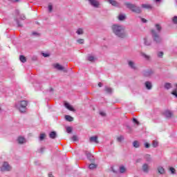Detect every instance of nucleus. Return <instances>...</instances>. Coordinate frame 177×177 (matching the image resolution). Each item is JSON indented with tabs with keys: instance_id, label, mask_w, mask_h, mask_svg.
<instances>
[{
	"instance_id": "1",
	"label": "nucleus",
	"mask_w": 177,
	"mask_h": 177,
	"mask_svg": "<svg viewBox=\"0 0 177 177\" xmlns=\"http://www.w3.org/2000/svg\"><path fill=\"white\" fill-rule=\"evenodd\" d=\"M112 30L113 34H115L116 37H118V38H126V37L128 35L127 32H125V28L121 25H113Z\"/></svg>"
},
{
	"instance_id": "2",
	"label": "nucleus",
	"mask_w": 177,
	"mask_h": 177,
	"mask_svg": "<svg viewBox=\"0 0 177 177\" xmlns=\"http://www.w3.org/2000/svg\"><path fill=\"white\" fill-rule=\"evenodd\" d=\"M156 28L157 30H151L152 38L156 44H161V42H162V39L160 37V32H161L162 28L160 24H156Z\"/></svg>"
},
{
	"instance_id": "3",
	"label": "nucleus",
	"mask_w": 177,
	"mask_h": 177,
	"mask_svg": "<svg viewBox=\"0 0 177 177\" xmlns=\"http://www.w3.org/2000/svg\"><path fill=\"white\" fill-rule=\"evenodd\" d=\"M28 104V102L26 100L19 101L16 104L15 107L21 112L26 113L27 111V106Z\"/></svg>"
},
{
	"instance_id": "4",
	"label": "nucleus",
	"mask_w": 177,
	"mask_h": 177,
	"mask_svg": "<svg viewBox=\"0 0 177 177\" xmlns=\"http://www.w3.org/2000/svg\"><path fill=\"white\" fill-rule=\"evenodd\" d=\"M125 6L128 9H130L131 12H133L134 13H141L142 12V8L136 4H133L131 3H125Z\"/></svg>"
},
{
	"instance_id": "5",
	"label": "nucleus",
	"mask_w": 177,
	"mask_h": 177,
	"mask_svg": "<svg viewBox=\"0 0 177 177\" xmlns=\"http://www.w3.org/2000/svg\"><path fill=\"white\" fill-rule=\"evenodd\" d=\"M15 15H17V17L16 18L15 21L18 27H23V25H21V24L20 23V21L19 20V18L20 19V20H26V16H24V15L23 14L20 15V12L19 11V10H15Z\"/></svg>"
},
{
	"instance_id": "6",
	"label": "nucleus",
	"mask_w": 177,
	"mask_h": 177,
	"mask_svg": "<svg viewBox=\"0 0 177 177\" xmlns=\"http://www.w3.org/2000/svg\"><path fill=\"white\" fill-rule=\"evenodd\" d=\"M10 169H12V167H10L8 162H4L1 167V171L3 172L10 171Z\"/></svg>"
},
{
	"instance_id": "7",
	"label": "nucleus",
	"mask_w": 177,
	"mask_h": 177,
	"mask_svg": "<svg viewBox=\"0 0 177 177\" xmlns=\"http://www.w3.org/2000/svg\"><path fill=\"white\" fill-rule=\"evenodd\" d=\"M142 74H143L144 77H151V75H153V74H154V70L148 69L147 71H144L142 72Z\"/></svg>"
},
{
	"instance_id": "8",
	"label": "nucleus",
	"mask_w": 177,
	"mask_h": 177,
	"mask_svg": "<svg viewBox=\"0 0 177 177\" xmlns=\"http://www.w3.org/2000/svg\"><path fill=\"white\" fill-rule=\"evenodd\" d=\"M128 66L131 70H138V66H136V64L133 61L129 60L127 61Z\"/></svg>"
},
{
	"instance_id": "9",
	"label": "nucleus",
	"mask_w": 177,
	"mask_h": 177,
	"mask_svg": "<svg viewBox=\"0 0 177 177\" xmlns=\"http://www.w3.org/2000/svg\"><path fill=\"white\" fill-rule=\"evenodd\" d=\"M54 67L59 71H63L64 73H67V70L63 66H62L59 64H55L54 65Z\"/></svg>"
},
{
	"instance_id": "10",
	"label": "nucleus",
	"mask_w": 177,
	"mask_h": 177,
	"mask_svg": "<svg viewBox=\"0 0 177 177\" xmlns=\"http://www.w3.org/2000/svg\"><path fill=\"white\" fill-rule=\"evenodd\" d=\"M88 2L93 8H99L100 3L97 0H88Z\"/></svg>"
},
{
	"instance_id": "11",
	"label": "nucleus",
	"mask_w": 177,
	"mask_h": 177,
	"mask_svg": "<svg viewBox=\"0 0 177 177\" xmlns=\"http://www.w3.org/2000/svg\"><path fill=\"white\" fill-rule=\"evenodd\" d=\"M142 169L145 174H149V171H150V167L147 163H145L142 165Z\"/></svg>"
},
{
	"instance_id": "12",
	"label": "nucleus",
	"mask_w": 177,
	"mask_h": 177,
	"mask_svg": "<svg viewBox=\"0 0 177 177\" xmlns=\"http://www.w3.org/2000/svg\"><path fill=\"white\" fill-rule=\"evenodd\" d=\"M145 86L146 89H147L148 91H150L153 88V84H151V82L147 81V82H145Z\"/></svg>"
},
{
	"instance_id": "13",
	"label": "nucleus",
	"mask_w": 177,
	"mask_h": 177,
	"mask_svg": "<svg viewBox=\"0 0 177 177\" xmlns=\"http://www.w3.org/2000/svg\"><path fill=\"white\" fill-rule=\"evenodd\" d=\"M89 142L90 143H99V140H97V136H93V137H91L89 138Z\"/></svg>"
},
{
	"instance_id": "14",
	"label": "nucleus",
	"mask_w": 177,
	"mask_h": 177,
	"mask_svg": "<svg viewBox=\"0 0 177 177\" xmlns=\"http://www.w3.org/2000/svg\"><path fill=\"white\" fill-rule=\"evenodd\" d=\"M157 171L160 175H164V174H165V169H164L162 166H158L157 167Z\"/></svg>"
},
{
	"instance_id": "15",
	"label": "nucleus",
	"mask_w": 177,
	"mask_h": 177,
	"mask_svg": "<svg viewBox=\"0 0 177 177\" xmlns=\"http://www.w3.org/2000/svg\"><path fill=\"white\" fill-rule=\"evenodd\" d=\"M17 142L19 145H23L24 143H26V138L23 136H19L17 138Z\"/></svg>"
},
{
	"instance_id": "16",
	"label": "nucleus",
	"mask_w": 177,
	"mask_h": 177,
	"mask_svg": "<svg viewBox=\"0 0 177 177\" xmlns=\"http://www.w3.org/2000/svg\"><path fill=\"white\" fill-rule=\"evenodd\" d=\"M107 1L111 3V5H112V6H116V8H118V6H120V3H118V2H117L115 0H107Z\"/></svg>"
},
{
	"instance_id": "17",
	"label": "nucleus",
	"mask_w": 177,
	"mask_h": 177,
	"mask_svg": "<svg viewBox=\"0 0 177 177\" xmlns=\"http://www.w3.org/2000/svg\"><path fill=\"white\" fill-rule=\"evenodd\" d=\"M64 106L68 109V110H70V111H74V108L73 106H71L68 102H65L64 103Z\"/></svg>"
},
{
	"instance_id": "18",
	"label": "nucleus",
	"mask_w": 177,
	"mask_h": 177,
	"mask_svg": "<svg viewBox=\"0 0 177 177\" xmlns=\"http://www.w3.org/2000/svg\"><path fill=\"white\" fill-rule=\"evenodd\" d=\"M144 42L145 45H146L147 46H150V45H151V40H150L147 37L144 38Z\"/></svg>"
},
{
	"instance_id": "19",
	"label": "nucleus",
	"mask_w": 177,
	"mask_h": 177,
	"mask_svg": "<svg viewBox=\"0 0 177 177\" xmlns=\"http://www.w3.org/2000/svg\"><path fill=\"white\" fill-rule=\"evenodd\" d=\"M164 115L166 118H171L172 117V112L171 111H165Z\"/></svg>"
},
{
	"instance_id": "20",
	"label": "nucleus",
	"mask_w": 177,
	"mask_h": 177,
	"mask_svg": "<svg viewBox=\"0 0 177 177\" xmlns=\"http://www.w3.org/2000/svg\"><path fill=\"white\" fill-rule=\"evenodd\" d=\"M141 6L143 9H147L148 10H150L153 8L150 4H142Z\"/></svg>"
},
{
	"instance_id": "21",
	"label": "nucleus",
	"mask_w": 177,
	"mask_h": 177,
	"mask_svg": "<svg viewBox=\"0 0 177 177\" xmlns=\"http://www.w3.org/2000/svg\"><path fill=\"white\" fill-rule=\"evenodd\" d=\"M65 120L66 121H68L69 122H71L74 121V118L71 117V115H65Z\"/></svg>"
},
{
	"instance_id": "22",
	"label": "nucleus",
	"mask_w": 177,
	"mask_h": 177,
	"mask_svg": "<svg viewBox=\"0 0 177 177\" xmlns=\"http://www.w3.org/2000/svg\"><path fill=\"white\" fill-rule=\"evenodd\" d=\"M49 136L50 139H55L56 136H57V134L56 133V131H51L49 134Z\"/></svg>"
},
{
	"instance_id": "23",
	"label": "nucleus",
	"mask_w": 177,
	"mask_h": 177,
	"mask_svg": "<svg viewBox=\"0 0 177 177\" xmlns=\"http://www.w3.org/2000/svg\"><path fill=\"white\" fill-rule=\"evenodd\" d=\"M133 147H135L136 149H138L139 147H140V144L139 143V141L138 140H135L133 142Z\"/></svg>"
},
{
	"instance_id": "24",
	"label": "nucleus",
	"mask_w": 177,
	"mask_h": 177,
	"mask_svg": "<svg viewBox=\"0 0 177 177\" xmlns=\"http://www.w3.org/2000/svg\"><path fill=\"white\" fill-rule=\"evenodd\" d=\"M76 34H77V35H82V34H84V29L82 28H77Z\"/></svg>"
},
{
	"instance_id": "25",
	"label": "nucleus",
	"mask_w": 177,
	"mask_h": 177,
	"mask_svg": "<svg viewBox=\"0 0 177 177\" xmlns=\"http://www.w3.org/2000/svg\"><path fill=\"white\" fill-rule=\"evenodd\" d=\"M141 56L142 57H145V60H150V55H147V54L145 53H141Z\"/></svg>"
},
{
	"instance_id": "26",
	"label": "nucleus",
	"mask_w": 177,
	"mask_h": 177,
	"mask_svg": "<svg viewBox=\"0 0 177 177\" xmlns=\"http://www.w3.org/2000/svg\"><path fill=\"white\" fill-rule=\"evenodd\" d=\"M19 59L22 63H26L27 62V59L24 55H20Z\"/></svg>"
},
{
	"instance_id": "27",
	"label": "nucleus",
	"mask_w": 177,
	"mask_h": 177,
	"mask_svg": "<svg viewBox=\"0 0 177 177\" xmlns=\"http://www.w3.org/2000/svg\"><path fill=\"white\" fill-rule=\"evenodd\" d=\"M145 158L147 162H151V156L150 155H145Z\"/></svg>"
},
{
	"instance_id": "28",
	"label": "nucleus",
	"mask_w": 177,
	"mask_h": 177,
	"mask_svg": "<svg viewBox=\"0 0 177 177\" xmlns=\"http://www.w3.org/2000/svg\"><path fill=\"white\" fill-rule=\"evenodd\" d=\"M172 88V84L171 83H165V89H171Z\"/></svg>"
},
{
	"instance_id": "29",
	"label": "nucleus",
	"mask_w": 177,
	"mask_h": 177,
	"mask_svg": "<svg viewBox=\"0 0 177 177\" xmlns=\"http://www.w3.org/2000/svg\"><path fill=\"white\" fill-rule=\"evenodd\" d=\"M118 19H119L120 21H122L125 20V15H122V14L119 15V16H118Z\"/></svg>"
},
{
	"instance_id": "30",
	"label": "nucleus",
	"mask_w": 177,
	"mask_h": 177,
	"mask_svg": "<svg viewBox=\"0 0 177 177\" xmlns=\"http://www.w3.org/2000/svg\"><path fill=\"white\" fill-rule=\"evenodd\" d=\"M105 92H106V93H111V92H113V89L110 87H105Z\"/></svg>"
},
{
	"instance_id": "31",
	"label": "nucleus",
	"mask_w": 177,
	"mask_h": 177,
	"mask_svg": "<svg viewBox=\"0 0 177 177\" xmlns=\"http://www.w3.org/2000/svg\"><path fill=\"white\" fill-rule=\"evenodd\" d=\"M85 154L88 160H92V154L91 153L86 151Z\"/></svg>"
},
{
	"instance_id": "32",
	"label": "nucleus",
	"mask_w": 177,
	"mask_h": 177,
	"mask_svg": "<svg viewBox=\"0 0 177 177\" xmlns=\"http://www.w3.org/2000/svg\"><path fill=\"white\" fill-rule=\"evenodd\" d=\"M87 59L88 60V62H95V57L92 55H88Z\"/></svg>"
},
{
	"instance_id": "33",
	"label": "nucleus",
	"mask_w": 177,
	"mask_h": 177,
	"mask_svg": "<svg viewBox=\"0 0 177 177\" xmlns=\"http://www.w3.org/2000/svg\"><path fill=\"white\" fill-rule=\"evenodd\" d=\"M96 167H97L96 165H95L93 163H91V164L89 165L88 168L90 169H95V168H96Z\"/></svg>"
},
{
	"instance_id": "34",
	"label": "nucleus",
	"mask_w": 177,
	"mask_h": 177,
	"mask_svg": "<svg viewBox=\"0 0 177 177\" xmlns=\"http://www.w3.org/2000/svg\"><path fill=\"white\" fill-rule=\"evenodd\" d=\"M125 171H126L125 167L121 166L120 167V174H124V172H125Z\"/></svg>"
},
{
	"instance_id": "35",
	"label": "nucleus",
	"mask_w": 177,
	"mask_h": 177,
	"mask_svg": "<svg viewBox=\"0 0 177 177\" xmlns=\"http://www.w3.org/2000/svg\"><path fill=\"white\" fill-rule=\"evenodd\" d=\"M66 132L67 133H71L73 132V128L70 127H66Z\"/></svg>"
},
{
	"instance_id": "36",
	"label": "nucleus",
	"mask_w": 177,
	"mask_h": 177,
	"mask_svg": "<svg viewBox=\"0 0 177 177\" xmlns=\"http://www.w3.org/2000/svg\"><path fill=\"white\" fill-rule=\"evenodd\" d=\"M77 44H84V42H85V40L84 39H78L77 40Z\"/></svg>"
},
{
	"instance_id": "37",
	"label": "nucleus",
	"mask_w": 177,
	"mask_h": 177,
	"mask_svg": "<svg viewBox=\"0 0 177 177\" xmlns=\"http://www.w3.org/2000/svg\"><path fill=\"white\" fill-rule=\"evenodd\" d=\"M117 140H118V142H122V140H124V136H120L118 137Z\"/></svg>"
},
{
	"instance_id": "38",
	"label": "nucleus",
	"mask_w": 177,
	"mask_h": 177,
	"mask_svg": "<svg viewBox=\"0 0 177 177\" xmlns=\"http://www.w3.org/2000/svg\"><path fill=\"white\" fill-rule=\"evenodd\" d=\"M152 146L153 147H157V146H158V142L153 140L152 142Z\"/></svg>"
},
{
	"instance_id": "39",
	"label": "nucleus",
	"mask_w": 177,
	"mask_h": 177,
	"mask_svg": "<svg viewBox=\"0 0 177 177\" xmlns=\"http://www.w3.org/2000/svg\"><path fill=\"white\" fill-rule=\"evenodd\" d=\"M172 22L174 23V24H177V16H174L172 18Z\"/></svg>"
},
{
	"instance_id": "40",
	"label": "nucleus",
	"mask_w": 177,
	"mask_h": 177,
	"mask_svg": "<svg viewBox=\"0 0 177 177\" xmlns=\"http://www.w3.org/2000/svg\"><path fill=\"white\" fill-rule=\"evenodd\" d=\"M53 10V6L52 4H48V11L52 12Z\"/></svg>"
},
{
	"instance_id": "41",
	"label": "nucleus",
	"mask_w": 177,
	"mask_h": 177,
	"mask_svg": "<svg viewBox=\"0 0 177 177\" xmlns=\"http://www.w3.org/2000/svg\"><path fill=\"white\" fill-rule=\"evenodd\" d=\"M164 56V53L162 51L158 53V57H162Z\"/></svg>"
},
{
	"instance_id": "42",
	"label": "nucleus",
	"mask_w": 177,
	"mask_h": 177,
	"mask_svg": "<svg viewBox=\"0 0 177 177\" xmlns=\"http://www.w3.org/2000/svg\"><path fill=\"white\" fill-rule=\"evenodd\" d=\"M73 142H77L78 140V138L77 137V136H73L72 138H71Z\"/></svg>"
},
{
	"instance_id": "43",
	"label": "nucleus",
	"mask_w": 177,
	"mask_h": 177,
	"mask_svg": "<svg viewBox=\"0 0 177 177\" xmlns=\"http://www.w3.org/2000/svg\"><path fill=\"white\" fill-rule=\"evenodd\" d=\"M44 139H45V134L44 133L40 134L39 140H44Z\"/></svg>"
},
{
	"instance_id": "44",
	"label": "nucleus",
	"mask_w": 177,
	"mask_h": 177,
	"mask_svg": "<svg viewBox=\"0 0 177 177\" xmlns=\"http://www.w3.org/2000/svg\"><path fill=\"white\" fill-rule=\"evenodd\" d=\"M32 35H33V37H39V33L37 32H32Z\"/></svg>"
},
{
	"instance_id": "45",
	"label": "nucleus",
	"mask_w": 177,
	"mask_h": 177,
	"mask_svg": "<svg viewBox=\"0 0 177 177\" xmlns=\"http://www.w3.org/2000/svg\"><path fill=\"white\" fill-rule=\"evenodd\" d=\"M100 115H101L102 117H106V112L104 111H100Z\"/></svg>"
},
{
	"instance_id": "46",
	"label": "nucleus",
	"mask_w": 177,
	"mask_h": 177,
	"mask_svg": "<svg viewBox=\"0 0 177 177\" xmlns=\"http://www.w3.org/2000/svg\"><path fill=\"white\" fill-rule=\"evenodd\" d=\"M133 122H134V124H136V125H139V121H138V120L136 118H133Z\"/></svg>"
},
{
	"instance_id": "47",
	"label": "nucleus",
	"mask_w": 177,
	"mask_h": 177,
	"mask_svg": "<svg viewBox=\"0 0 177 177\" xmlns=\"http://www.w3.org/2000/svg\"><path fill=\"white\" fill-rule=\"evenodd\" d=\"M169 171H170L171 174H175L176 170L174 167H170Z\"/></svg>"
},
{
	"instance_id": "48",
	"label": "nucleus",
	"mask_w": 177,
	"mask_h": 177,
	"mask_svg": "<svg viewBox=\"0 0 177 177\" xmlns=\"http://www.w3.org/2000/svg\"><path fill=\"white\" fill-rule=\"evenodd\" d=\"M171 95H173L174 96H175V97H177V91H176V90L172 91V92H171Z\"/></svg>"
},
{
	"instance_id": "49",
	"label": "nucleus",
	"mask_w": 177,
	"mask_h": 177,
	"mask_svg": "<svg viewBox=\"0 0 177 177\" xmlns=\"http://www.w3.org/2000/svg\"><path fill=\"white\" fill-rule=\"evenodd\" d=\"M41 55L44 56V57H49V54L48 53H42Z\"/></svg>"
},
{
	"instance_id": "50",
	"label": "nucleus",
	"mask_w": 177,
	"mask_h": 177,
	"mask_svg": "<svg viewBox=\"0 0 177 177\" xmlns=\"http://www.w3.org/2000/svg\"><path fill=\"white\" fill-rule=\"evenodd\" d=\"M145 147L146 149H149V147H150V144L146 142V143L145 144Z\"/></svg>"
},
{
	"instance_id": "51",
	"label": "nucleus",
	"mask_w": 177,
	"mask_h": 177,
	"mask_svg": "<svg viewBox=\"0 0 177 177\" xmlns=\"http://www.w3.org/2000/svg\"><path fill=\"white\" fill-rule=\"evenodd\" d=\"M141 21H142V23H147V20L146 19H144V18H142V19H141Z\"/></svg>"
},
{
	"instance_id": "52",
	"label": "nucleus",
	"mask_w": 177,
	"mask_h": 177,
	"mask_svg": "<svg viewBox=\"0 0 177 177\" xmlns=\"http://www.w3.org/2000/svg\"><path fill=\"white\" fill-rule=\"evenodd\" d=\"M45 150V147H41L40 149V153H44V151Z\"/></svg>"
},
{
	"instance_id": "53",
	"label": "nucleus",
	"mask_w": 177,
	"mask_h": 177,
	"mask_svg": "<svg viewBox=\"0 0 177 177\" xmlns=\"http://www.w3.org/2000/svg\"><path fill=\"white\" fill-rule=\"evenodd\" d=\"M102 85H103V84H102V83H100V82L98 84V86H99L100 88H102Z\"/></svg>"
},
{
	"instance_id": "54",
	"label": "nucleus",
	"mask_w": 177,
	"mask_h": 177,
	"mask_svg": "<svg viewBox=\"0 0 177 177\" xmlns=\"http://www.w3.org/2000/svg\"><path fill=\"white\" fill-rule=\"evenodd\" d=\"M48 177H53V174H52V173H49L48 174Z\"/></svg>"
},
{
	"instance_id": "55",
	"label": "nucleus",
	"mask_w": 177,
	"mask_h": 177,
	"mask_svg": "<svg viewBox=\"0 0 177 177\" xmlns=\"http://www.w3.org/2000/svg\"><path fill=\"white\" fill-rule=\"evenodd\" d=\"M11 2H19V0H10Z\"/></svg>"
},
{
	"instance_id": "56",
	"label": "nucleus",
	"mask_w": 177,
	"mask_h": 177,
	"mask_svg": "<svg viewBox=\"0 0 177 177\" xmlns=\"http://www.w3.org/2000/svg\"><path fill=\"white\" fill-rule=\"evenodd\" d=\"M32 59V60H37V57H33Z\"/></svg>"
},
{
	"instance_id": "57",
	"label": "nucleus",
	"mask_w": 177,
	"mask_h": 177,
	"mask_svg": "<svg viewBox=\"0 0 177 177\" xmlns=\"http://www.w3.org/2000/svg\"><path fill=\"white\" fill-rule=\"evenodd\" d=\"M156 2H161V0H155Z\"/></svg>"
},
{
	"instance_id": "58",
	"label": "nucleus",
	"mask_w": 177,
	"mask_h": 177,
	"mask_svg": "<svg viewBox=\"0 0 177 177\" xmlns=\"http://www.w3.org/2000/svg\"><path fill=\"white\" fill-rule=\"evenodd\" d=\"M50 92H53V88H50Z\"/></svg>"
}]
</instances>
